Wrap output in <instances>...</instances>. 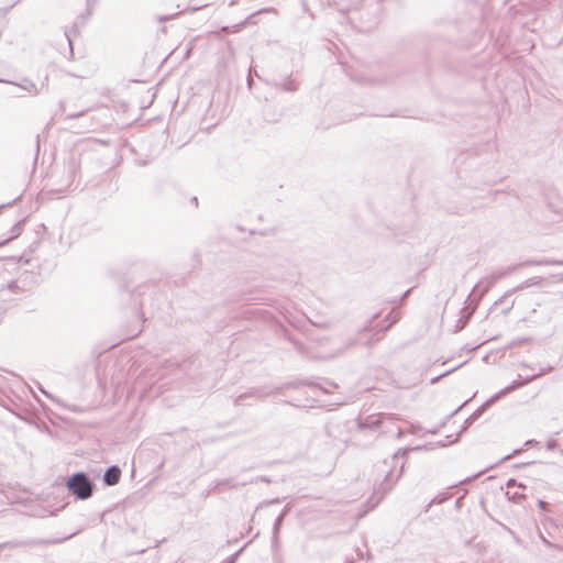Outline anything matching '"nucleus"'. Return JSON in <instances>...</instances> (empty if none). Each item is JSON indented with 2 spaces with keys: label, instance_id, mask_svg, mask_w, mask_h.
<instances>
[{
  "label": "nucleus",
  "instance_id": "nucleus-1",
  "mask_svg": "<svg viewBox=\"0 0 563 563\" xmlns=\"http://www.w3.org/2000/svg\"><path fill=\"white\" fill-rule=\"evenodd\" d=\"M407 453V449H400L390 457L374 465V489L377 494H386L400 478L404 471L402 460L406 457Z\"/></svg>",
  "mask_w": 563,
  "mask_h": 563
},
{
  "label": "nucleus",
  "instance_id": "nucleus-2",
  "mask_svg": "<svg viewBox=\"0 0 563 563\" xmlns=\"http://www.w3.org/2000/svg\"><path fill=\"white\" fill-rule=\"evenodd\" d=\"M316 349L313 356L321 360H330L342 355L349 347L354 345L355 340L345 338L340 333L323 335L314 339Z\"/></svg>",
  "mask_w": 563,
  "mask_h": 563
},
{
  "label": "nucleus",
  "instance_id": "nucleus-3",
  "mask_svg": "<svg viewBox=\"0 0 563 563\" xmlns=\"http://www.w3.org/2000/svg\"><path fill=\"white\" fill-rule=\"evenodd\" d=\"M67 489L78 499H87L92 495L93 483L88 475L79 472L69 477L66 482Z\"/></svg>",
  "mask_w": 563,
  "mask_h": 563
},
{
  "label": "nucleus",
  "instance_id": "nucleus-4",
  "mask_svg": "<svg viewBox=\"0 0 563 563\" xmlns=\"http://www.w3.org/2000/svg\"><path fill=\"white\" fill-rule=\"evenodd\" d=\"M540 376H542V373H538V374H534L532 376H529L526 379H523L522 382L514 380L510 385H508L504 389L499 390L498 393L493 395L488 400H486L485 401V406H490V405L495 404L497 400H499L504 396L508 395L509 393L516 390L517 388H519V387H521L523 385L529 384L530 382H532L533 379H536V378H538Z\"/></svg>",
  "mask_w": 563,
  "mask_h": 563
},
{
  "label": "nucleus",
  "instance_id": "nucleus-5",
  "mask_svg": "<svg viewBox=\"0 0 563 563\" xmlns=\"http://www.w3.org/2000/svg\"><path fill=\"white\" fill-rule=\"evenodd\" d=\"M540 376H542V373H538V374H534L532 376H529L526 379H523L522 382L514 380L510 385H508L504 389L499 390L498 393L493 395L488 400H486L485 401V406H490V405L495 404L497 400H499L504 396L508 395L509 393L516 390L517 388H519V387H521L523 385L529 384L530 382H532L533 379H536V378H538Z\"/></svg>",
  "mask_w": 563,
  "mask_h": 563
},
{
  "label": "nucleus",
  "instance_id": "nucleus-6",
  "mask_svg": "<svg viewBox=\"0 0 563 563\" xmlns=\"http://www.w3.org/2000/svg\"><path fill=\"white\" fill-rule=\"evenodd\" d=\"M35 285V278L33 273L24 272L15 280L8 285V289L12 292L18 290L31 291Z\"/></svg>",
  "mask_w": 563,
  "mask_h": 563
},
{
  "label": "nucleus",
  "instance_id": "nucleus-7",
  "mask_svg": "<svg viewBox=\"0 0 563 563\" xmlns=\"http://www.w3.org/2000/svg\"><path fill=\"white\" fill-rule=\"evenodd\" d=\"M387 420H391V417L385 413H378L367 417L360 423L361 428L379 429Z\"/></svg>",
  "mask_w": 563,
  "mask_h": 563
},
{
  "label": "nucleus",
  "instance_id": "nucleus-8",
  "mask_svg": "<svg viewBox=\"0 0 563 563\" xmlns=\"http://www.w3.org/2000/svg\"><path fill=\"white\" fill-rule=\"evenodd\" d=\"M121 477V470L117 465H112L108 467L103 474V482L109 485L113 486L119 483Z\"/></svg>",
  "mask_w": 563,
  "mask_h": 563
},
{
  "label": "nucleus",
  "instance_id": "nucleus-9",
  "mask_svg": "<svg viewBox=\"0 0 563 563\" xmlns=\"http://www.w3.org/2000/svg\"><path fill=\"white\" fill-rule=\"evenodd\" d=\"M539 284H540V278H538V277L530 278V279L526 280L525 283H522V284L518 285V286H517V287H515L514 289L508 290V291L505 294V296H504L503 298H500L498 301H496V305H497V303H499V302H501V301H503V299H504L506 296H509V295H511V294H514V292H516V291H518V290H522V289H525V288H528V287H530V286H534V285H539Z\"/></svg>",
  "mask_w": 563,
  "mask_h": 563
},
{
  "label": "nucleus",
  "instance_id": "nucleus-10",
  "mask_svg": "<svg viewBox=\"0 0 563 563\" xmlns=\"http://www.w3.org/2000/svg\"><path fill=\"white\" fill-rule=\"evenodd\" d=\"M283 521H284L283 516H278L275 519L274 527H273V537H272V547L273 548H277V545H278V534H279V530L283 525Z\"/></svg>",
  "mask_w": 563,
  "mask_h": 563
},
{
  "label": "nucleus",
  "instance_id": "nucleus-11",
  "mask_svg": "<svg viewBox=\"0 0 563 563\" xmlns=\"http://www.w3.org/2000/svg\"><path fill=\"white\" fill-rule=\"evenodd\" d=\"M308 385L310 387H312V388H320L323 393H330L331 389L336 387V385L334 383H332V382H325L322 385L314 384V383H309Z\"/></svg>",
  "mask_w": 563,
  "mask_h": 563
},
{
  "label": "nucleus",
  "instance_id": "nucleus-12",
  "mask_svg": "<svg viewBox=\"0 0 563 563\" xmlns=\"http://www.w3.org/2000/svg\"><path fill=\"white\" fill-rule=\"evenodd\" d=\"M400 318L399 311H391L387 317L386 320L388 321V324L385 327V330L390 328L394 323H396Z\"/></svg>",
  "mask_w": 563,
  "mask_h": 563
},
{
  "label": "nucleus",
  "instance_id": "nucleus-13",
  "mask_svg": "<svg viewBox=\"0 0 563 563\" xmlns=\"http://www.w3.org/2000/svg\"><path fill=\"white\" fill-rule=\"evenodd\" d=\"M486 407H487V406H485V404H484V405H483L481 408H478V409H477V410H476V411H475L471 417H468V418L465 420V424H466V427L471 426V424L473 423V421H474L475 419H477V418L481 416V413L483 412V410H484Z\"/></svg>",
  "mask_w": 563,
  "mask_h": 563
},
{
  "label": "nucleus",
  "instance_id": "nucleus-14",
  "mask_svg": "<svg viewBox=\"0 0 563 563\" xmlns=\"http://www.w3.org/2000/svg\"><path fill=\"white\" fill-rule=\"evenodd\" d=\"M97 0H87L86 3V16H84V22L92 14Z\"/></svg>",
  "mask_w": 563,
  "mask_h": 563
},
{
  "label": "nucleus",
  "instance_id": "nucleus-15",
  "mask_svg": "<svg viewBox=\"0 0 563 563\" xmlns=\"http://www.w3.org/2000/svg\"><path fill=\"white\" fill-rule=\"evenodd\" d=\"M538 265L539 266H542V265H556V266H563V260H539L538 262Z\"/></svg>",
  "mask_w": 563,
  "mask_h": 563
},
{
  "label": "nucleus",
  "instance_id": "nucleus-16",
  "mask_svg": "<svg viewBox=\"0 0 563 563\" xmlns=\"http://www.w3.org/2000/svg\"><path fill=\"white\" fill-rule=\"evenodd\" d=\"M78 33V30L77 29H74L71 31H66L65 32V36H66V40L68 42V46H69V54L73 55V43H71V35L73 34H77Z\"/></svg>",
  "mask_w": 563,
  "mask_h": 563
},
{
  "label": "nucleus",
  "instance_id": "nucleus-17",
  "mask_svg": "<svg viewBox=\"0 0 563 563\" xmlns=\"http://www.w3.org/2000/svg\"><path fill=\"white\" fill-rule=\"evenodd\" d=\"M178 14H179V11H175V12L169 13V14H158L157 15V20L159 22H165V21H168V20L173 19L174 16H176Z\"/></svg>",
  "mask_w": 563,
  "mask_h": 563
},
{
  "label": "nucleus",
  "instance_id": "nucleus-18",
  "mask_svg": "<svg viewBox=\"0 0 563 563\" xmlns=\"http://www.w3.org/2000/svg\"><path fill=\"white\" fill-rule=\"evenodd\" d=\"M15 87L26 90V91H31V89L34 87V85L31 80L25 79V80H23L22 85H15Z\"/></svg>",
  "mask_w": 563,
  "mask_h": 563
},
{
  "label": "nucleus",
  "instance_id": "nucleus-19",
  "mask_svg": "<svg viewBox=\"0 0 563 563\" xmlns=\"http://www.w3.org/2000/svg\"><path fill=\"white\" fill-rule=\"evenodd\" d=\"M3 292H4V289H1L0 290V300H3V297H4ZM7 309H8L7 303L0 302V314L3 313Z\"/></svg>",
  "mask_w": 563,
  "mask_h": 563
},
{
  "label": "nucleus",
  "instance_id": "nucleus-20",
  "mask_svg": "<svg viewBox=\"0 0 563 563\" xmlns=\"http://www.w3.org/2000/svg\"><path fill=\"white\" fill-rule=\"evenodd\" d=\"M456 368H457V367L452 368V369H450V371H448V372H445V373H443V374H441V375H439V376H437V377L431 378V384H435V383H438V382L440 380V378H442V377L446 376L448 374L452 373V372H453V371H455Z\"/></svg>",
  "mask_w": 563,
  "mask_h": 563
},
{
  "label": "nucleus",
  "instance_id": "nucleus-21",
  "mask_svg": "<svg viewBox=\"0 0 563 563\" xmlns=\"http://www.w3.org/2000/svg\"><path fill=\"white\" fill-rule=\"evenodd\" d=\"M242 550H243V549L239 550L236 553H234L233 555H231V556L228 559L227 563H234V562L236 561L238 555L242 552Z\"/></svg>",
  "mask_w": 563,
  "mask_h": 563
},
{
  "label": "nucleus",
  "instance_id": "nucleus-22",
  "mask_svg": "<svg viewBox=\"0 0 563 563\" xmlns=\"http://www.w3.org/2000/svg\"><path fill=\"white\" fill-rule=\"evenodd\" d=\"M495 279H496V277H493L492 280H489V283L486 285V287H484L483 294L488 291V289L494 285Z\"/></svg>",
  "mask_w": 563,
  "mask_h": 563
},
{
  "label": "nucleus",
  "instance_id": "nucleus-23",
  "mask_svg": "<svg viewBox=\"0 0 563 563\" xmlns=\"http://www.w3.org/2000/svg\"><path fill=\"white\" fill-rule=\"evenodd\" d=\"M538 262L539 260H529V261H526L522 265H528V266H532V265H538Z\"/></svg>",
  "mask_w": 563,
  "mask_h": 563
},
{
  "label": "nucleus",
  "instance_id": "nucleus-24",
  "mask_svg": "<svg viewBox=\"0 0 563 563\" xmlns=\"http://www.w3.org/2000/svg\"><path fill=\"white\" fill-rule=\"evenodd\" d=\"M547 448H548L549 450H553V449H555V448H556V441H554V440L549 441V442L547 443Z\"/></svg>",
  "mask_w": 563,
  "mask_h": 563
},
{
  "label": "nucleus",
  "instance_id": "nucleus-25",
  "mask_svg": "<svg viewBox=\"0 0 563 563\" xmlns=\"http://www.w3.org/2000/svg\"><path fill=\"white\" fill-rule=\"evenodd\" d=\"M15 545H18V544L13 543V542L2 543V544H0V549L7 548V547H15Z\"/></svg>",
  "mask_w": 563,
  "mask_h": 563
},
{
  "label": "nucleus",
  "instance_id": "nucleus-26",
  "mask_svg": "<svg viewBox=\"0 0 563 563\" xmlns=\"http://www.w3.org/2000/svg\"><path fill=\"white\" fill-rule=\"evenodd\" d=\"M84 112H80V113H71V114H67L66 118L68 119H74V118H78L79 115H81Z\"/></svg>",
  "mask_w": 563,
  "mask_h": 563
},
{
  "label": "nucleus",
  "instance_id": "nucleus-27",
  "mask_svg": "<svg viewBox=\"0 0 563 563\" xmlns=\"http://www.w3.org/2000/svg\"><path fill=\"white\" fill-rule=\"evenodd\" d=\"M244 397H247V394H243V395L239 396V397L236 398V400H235V404H236V405H240V404H241V400H242Z\"/></svg>",
  "mask_w": 563,
  "mask_h": 563
},
{
  "label": "nucleus",
  "instance_id": "nucleus-28",
  "mask_svg": "<svg viewBox=\"0 0 563 563\" xmlns=\"http://www.w3.org/2000/svg\"><path fill=\"white\" fill-rule=\"evenodd\" d=\"M289 511V506L287 505L280 512L279 516H283L285 518V516L287 515V512Z\"/></svg>",
  "mask_w": 563,
  "mask_h": 563
},
{
  "label": "nucleus",
  "instance_id": "nucleus-29",
  "mask_svg": "<svg viewBox=\"0 0 563 563\" xmlns=\"http://www.w3.org/2000/svg\"><path fill=\"white\" fill-rule=\"evenodd\" d=\"M520 451H521V449H517V450H515V451L512 452V454H509V455L505 456V459H504V460H508V459H510L512 455L518 454Z\"/></svg>",
  "mask_w": 563,
  "mask_h": 563
},
{
  "label": "nucleus",
  "instance_id": "nucleus-30",
  "mask_svg": "<svg viewBox=\"0 0 563 563\" xmlns=\"http://www.w3.org/2000/svg\"><path fill=\"white\" fill-rule=\"evenodd\" d=\"M20 262H22L23 264H29L30 262V258L25 257L24 255L20 257Z\"/></svg>",
  "mask_w": 563,
  "mask_h": 563
},
{
  "label": "nucleus",
  "instance_id": "nucleus-31",
  "mask_svg": "<svg viewBox=\"0 0 563 563\" xmlns=\"http://www.w3.org/2000/svg\"><path fill=\"white\" fill-rule=\"evenodd\" d=\"M516 485V481L515 479H509L508 483H507V487H511V486H515Z\"/></svg>",
  "mask_w": 563,
  "mask_h": 563
},
{
  "label": "nucleus",
  "instance_id": "nucleus-32",
  "mask_svg": "<svg viewBox=\"0 0 563 563\" xmlns=\"http://www.w3.org/2000/svg\"><path fill=\"white\" fill-rule=\"evenodd\" d=\"M552 371V367L543 368L540 373L545 374Z\"/></svg>",
  "mask_w": 563,
  "mask_h": 563
},
{
  "label": "nucleus",
  "instance_id": "nucleus-33",
  "mask_svg": "<svg viewBox=\"0 0 563 563\" xmlns=\"http://www.w3.org/2000/svg\"><path fill=\"white\" fill-rule=\"evenodd\" d=\"M409 291L410 290H407V291L404 292V295L400 298V301H402L408 296Z\"/></svg>",
  "mask_w": 563,
  "mask_h": 563
},
{
  "label": "nucleus",
  "instance_id": "nucleus-34",
  "mask_svg": "<svg viewBox=\"0 0 563 563\" xmlns=\"http://www.w3.org/2000/svg\"><path fill=\"white\" fill-rule=\"evenodd\" d=\"M545 505H547V504H545L544 501H542V500H541V501H539V506H540L541 508H543V509H544V508H545Z\"/></svg>",
  "mask_w": 563,
  "mask_h": 563
},
{
  "label": "nucleus",
  "instance_id": "nucleus-35",
  "mask_svg": "<svg viewBox=\"0 0 563 563\" xmlns=\"http://www.w3.org/2000/svg\"><path fill=\"white\" fill-rule=\"evenodd\" d=\"M10 205H11V202L0 205V210H1L2 208L7 207V206H10Z\"/></svg>",
  "mask_w": 563,
  "mask_h": 563
},
{
  "label": "nucleus",
  "instance_id": "nucleus-36",
  "mask_svg": "<svg viewBox=\"0 0 563 563\" xmlns=\"http://www.w3.org/2000/svg\"><path fill=\"white\" fill-rule=\"evenodd\" d=\"M401 437H402V431L399 429L397 432V438H401Z\"/></svg>",
  "mask_w": 563,
  "mask_h": 563
},
{
  "label": "nucleus",
  "instance_id": "nucleus-37",
  "mask_svg": "<svg viewBox=\"0 0 563 563\" xmlns=\"http://www.w3.org/2000/svg\"><path fill=\"white\" fill-rule=\"evenodd\" d=\"M517 496H522V494H519L518 492H515L512 498L517 497Z\"/></svg>",
  "mask_w": 563,
  "mask_h": 563
},
{
  "label": "nucleus",
  "instance_id": "nucleus-38",
  "mask_svg": "<svg viewBox=\"0 0 563 563\" xmlns=\"http://www.w3.org/2000/svg\"><path fill=\"white\" fill-rule=\"evenodd\" d=\"M37 388H38L42 393L46 394L45 389H43L42 387H40V385H38V384H37Z\"/></svg>",
  "mask_w": 563,
  "mask_h": 563
},
{
  "label": "nucleus",
  "instance_id": "nucleus-39",
  "mask_svg": "<svg viewBox=\"0 0 563 563\" xmlns=\"http://www.w3.org/2000/svg\"><path fill=\"white\" fill-rule=\"evenodd\" d=\"M461 408H463V405H460V407H457V409H455V412H459V410H461Z\"/></svg>",
  "mask_w": 563,
  "mask_h": 563
},
{
  "label": "nucleus",
  "instance_id": "nucleus-40",
  "mask_svg": "<svg viewBox=\"0 0 563 563\" xmlns=\"http://www.w3.org/2000/svg\"><path fill=\"white\" fill-rule=\"evenodd\" d=\"M461 408H463V405H460V407H457V409H455V412H459V410H461Z\"/></svg>",
  "mask_w": 563,
  "mask_h": 563
},
{
  "label": "nucleus",
  "instance_id": "nucleus-41",
  "mask_svg": "<svg viewBox=\"0 0 563 563\" xmlns=\"http://www.w3.org/2000/svg\"><path fill=\"white\" fill-rule=\"evenodd\" d=\"M461 408H463V405H460V407H457V409H455V412H459V410H461Z\"/></svg>",
  "mask_w": 563,
  "mask_h": 563
},
{
  "label": "nucleus",
  "instance_id": "nucleus-42",
  "mask_svg": "<svg viewBox=\"0 0 563 563\" xmlns=\"http://www.w3.org/2000/svg\"><path fill=\"white\" fill-rule=\"evenodd\" d=\"M514 307V302L510 303V306L507 308V311L510 310Z\"/></svg>",
  "mask_w": 563,
  "mask_h": 563
},
{
  "label": "nucleus",
  "instance_id": "nucleus-43",
  "mask_svg": "<svg viewBox=\"0 0 563 563\" xmlns=\"http://www.w3.org/2000/svg\"><path fill=\"white\" fill-rule=\"evenodd\" d=\"M12 95L15 97H20V95L18 92H12Z\"/></svg>",
  "mask_w": 563,
  "mask_h": 563
},
{
  "label": "nucleus",
  "instance_id": "nucleus-44",
  "mask_svg": "<svg viewBox=\"0 0 563 563\" xmlns=\"http://www.w3.org/2000/svg\"><path fill=\"white\" fill-rule=\"evenodd\" d=\"M531 443H532V441H531V440H529V441H527V442H526V445H529V444H531Z\"/></svg>",
  "mask_w": 563,
  "mask_h": 563
},
{
  "label": "nucleus",
  "instance_id": "nucleus-45",
  "mask_svg": "<svg viewBox=\"0 0 563 563\" xmlns=\"http://www.w3.org/2000/svg\"><path fill=\"white\" fill-rule=\"evenodd\" d=\"M478 287H479V284H478V285H476V286H474V289H473V290L475 291Z\"/></svg>",
  "mask_w": 563,
  "mask_h": 563
},
{
  "label": "nucleus",
  "instance_id": "nucleus-46",
  "mask_svg": "<svg viewBox=\"0 0 563 563\" xmlns=\"http://www.w3.org/2000/svg\"><path fill=\"white\" fill-rule=\"evenodd\" d=\"M36 151L38 152L40 151V144L37 143V147H36Z\"/></svg>",
  "mask_w": 563,
  "mask_h": 563
},
{
  "label": "nucleus",
  "instance_id": "nucleus-47",
  "mask_svg": "<svg viewBox=\"0 0 563 563\" xmlns=\"http://www.w3.org/2000/svg\"><path fill=\"white\" fill-rule=\"evenodd\" d=\"M558 212H559L560 214H562V217H563V211H558Z\"/></svg>",
  "mask_w": 563,
  "mask_h": 563
},
{
  "label": "nucleus",
  "instance_id": "nucleus-48",
  "mask_svg": "<svg viewBox=\"0 0 563 563\" xmlns=\"http://www.w3.org/2000/svg\"><path fill=\"white\" fill-rule=\"evenodd\" d=\"M562 279H563V274H562Z\"/></svg>",
  "mask_w": 563,
  "mask_h": 563
}]
</instances>
